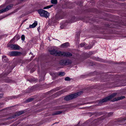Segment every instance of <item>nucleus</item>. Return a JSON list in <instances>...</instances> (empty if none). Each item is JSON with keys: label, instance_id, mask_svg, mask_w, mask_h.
Wrapping results in <instances>:
<instances>
[{"label": "nucleus", "instance_id": "c756f323", "mask_svg": "<svg viewBox=\"0 0 126 126\" xmlns=\"http://www.w3.org/2000/svg\"><path fill=\"white\" fill-rule=\"evenodd\" d=\"M126 85V84H125V85H123L124 86V85Z\"/></svg>", "mask_w": 126, "mask_h": 126}, {"label": "nucleus", "instance_id": "ddd939ff", "mask_svg": "<svg viewBox=\"0 0 126 126\" xmlns=\"http://www.w3.org/2000/svg\"><path fill=\"white\" fill-rule=\"evenodd\" d=\"M125 98V97L124 96H122L120 97H117V98H115L114 99V101H117L121 99H122Z\"/></svg>", "mask_w": 126, "mask_h": 126}, {"label": "nucleus", "instance_id": "c85d7f7f", "mask_svg": "<svg viewBox=\"0 0 126 126\" xmlns=\"http://www.w3.org/2000/svg\"><path fill=\"white\" fill-rule=\"evenodd\" d=\"M109 114H110V115H111L112 114V113H109Z\"/></svg>", "mask_w": 126, "mask_h": 126}, {"label": "nucleus", "instance_id": "5701e85b", "mask_svg": "<svg viewBox=\"0 0 126 126\" xmlns=\"http://www.w3.org/2000/svg\"><path fill=\"white\" fill-rule=\"evenodd\" d=\"M85 45V43H82L81 44H80V46L81 47H83Z\"/></svg>", "mask_w": 126, "mask_h": 126}, {"label": "nucleus", "instance_id": "9b49d317", "mask_svg": "<svg viewBox=\"0 0 126 126\" xmlns=\"http://www.w3.org/2000/svg\"><path fill=\"white\" fill-rule=\"evenodd\" d=\"M62 112V111L61 110L57 111L53 113L52 114V115H55L60 114H61Z\"/></svg>", "mask_w": 126, "mask_h": 126}, {"label": "nucleus", "instance_id": "cd10ccee", "mask_svg": "<svg viewBox=\"0 0 126 126\" xmlns=\"http://www.w3.org/2000/svg\"><path fill=\"white\" fill-rule=\"evenodd\" d=\"M91 47H87V49H90V48Z\"/></svg>", "mask_w": 126, "mask_h": 126}, {"label": "nucleus", "instance_id": "6e6552de", "mask_svg": "<svg viewBox=\"0 0 126 126\" xmlns=\"http://www.w3.org/2000/svg\"><path fill=\"white\" fill-rule=\"evenodd\" d=\"M24 112L23 111H21L17 112L14 115L13 117L14 118L17 117L21 114H23Z\"/></svg>", "mask_w": 126, "mask_h": 126}, {"label": "nucleus", "instance_id": "39448f33", "mask_svg": "<svg viewBox=\"0 0 126 126\" xmlns=\"http://www.w3.org/2000/svg\"><path fill=\"white\" fill-rule=\"evenodd\" d=\"M22 53L19 52L17 51H12L9 53V55L11 56H16L21 55Z\"/></svg>", "mask_w": 126, "mask_h": 126}, {"label": "nucleus", "instance_id": "423d86ee", "mask_svg": "<svg viewBox=\"0 0 126 126\" xmlns=\"http://www.w3.org/2000/svg\"><path fill=\"white\" fill-rule=\"evenodd\" d=\"M60 63L62 65H67L71 63V61L68 60H63L60 61Z\"/></svg>", "mask_w": 126, "mask_h": 126}, {"label": "nucleus", "instance_id": "6ab92c4d", "mask_svg": "<svg viewBox=\"0 0 126 126\" xmlns=\"http://www.w3.org/2000/svg\"><path fill=\"white\" fill-rule=\"evenodd\" d=\"M53 6V5H49L48 6H46L43 9H48L50 8L51 7H52Z\"/></svg>", "mask_w": 126, "mask_h": 126}, {"label": "nucleus", "instance_id": "a878e982", "mask_svg": "<svg viewBox=\"0 0 126 126\" xmlns=\"http://www.w3.org/2000/svg\"><path fill=\"white\" fill-rule=\"evenodd\" d=\"M40 29V27H38V28H37V30H38L39 31V30Z\"/></svg>", "mask_w": 126, "mask_h": 126}, {"label": "nucleus", "instance_id": "4be33fe9", "mask_svg": "<svg viewBox=\"0 0 126 126\" xmlns=\"http://www.w3.org/2000/svg\"><path fill=\"white\" fill-rule=\"evenodd\" d=\"M21 40L23 41H24L25 39V36L24 35H22L21 37Z\"/></svg>", "mask_w": 126, "mask_h": 126}, {"label": "nucleus", "instance_id": "dca6fc26", "mask_svg": "<svg viewBox=\"0 0 126 126\" xmlns=\"http://www.w3.org/2000/svg\"><path fill=\"white\" fill-rule=\"evenodd\" d=\"M65 74V73L64 72H60L58 74V75L61 76H64Z\"/></svg>", "mask_w": 126, "mask_h": 126}, {"label": "nucleus", "instance_id": "a211bd4d", "mask_svg": "<svg viewBox=\"0 0 126 126\" xmlns=\"http://www.w3.org/2000/svg\"><path fill=\"white\" fill-rule=\"evenodd\" d=\"M51 2L53 4H56L57 1V0H51Z\"/></svg>", "mask_w": 126, "mask_h": 126}, {"label": "nucleus", "instance_id": "2eb2a0df", "mask_svg": "<svg viewBox=\"0 0 126 126\" xmlns=\"http://www.w3.org/2000/svg\"><path fill=\"white\" fill-rule=\"evenodd\" d=\"M2 61L4 62H6L8 61V59L5 56H2Z\"/></svg>", "mask_w": 126, "mask_h": 126}, {"label": "nucleus", "instance_id": "412c9836", "mask_svg": "<svg viewBox=\"0 0 126 126\" xmlns=\"http://www.w3.org/2000/svg\"><path fill=\"white\" fill-rule=\"evenodd\" d=\"M65 80L66 81H69L70 80V78L68 77H67L65 78Z\"/></svg>", "mask_w": 126, "mask_h": 126}, {"label": "nucleus", "instance_id": "393cba45", "mask_svg": "<svg viewBox=\"0 0 126 126\" xmlns=\"http://www.w3.org/2000/svg\"><path fill=\"white\" fill-rule=\"evenodd\" d=\"M2 97V94H0V98Z\"/></svg>", "mask_w": 126, "mask_h": 126}, {"label": "nucleus", "instance_id": "b1692460", "mask_svg": "<svg viewBox=\"0 0 126 126\" xmlns=\"http://www.w3.org/2000/svg\"><path fill=\"white\" fill-rule=\"evenodd\" d=\"M60 27L62 29H63V28H64L63 27V25H61V26Z\"/></svg>", "mask_w": 126, "mask_h": 126}, {"label": "nucleus", "instance_id": "7ed1b4c3", "mask_svg": "<svg viewBox=\"0 0 126 126\" xmlns=\"http://www.w3.org/2000/svg\"><path fill=\"white\" fill-rule=\"evenodd\" d=\"M116 94V93H113L109 96L101 100H98L97 102L99 104V105H100L103 103L107 102L110 100L115 97Z\"/></svg>", "mask_w": 126, "mask_h": 126}, {"label": "nucleus", "instance_id": "bb28decb", "mask_svg": "<svg viewBox=\"0 0 126 126\" xmlns=\"http://www.w3.org/2000/svg\"><path fill=\"white\" fill-rule=\"evenodd\" d=\"M20 38V37H19L18 38V37H16V39L17 40L18 39Z\"/></svg>", "mask_w": 126, "mask_h": 126}, {"label": "nucleus", "instance_id": "1a4fd4ad", "mask_svg": "<svg viewBox=\"0 0 126 126\" xmlns=\"http://www.w3.org/2000/svg\"><path fill=\"white\" fill-rule=\"evenodd\" d=\"M10 47L11 48L15 50L19 49L20 47L17 45H11Z\"/></svg>", "mask_w": 126, "mask_h": 126}, {"label": "nucleus", "instance_id": "f3484780", "mask_svg": "<svg viewBox=\"0 0 126 126\" xmlns=\"http://www.w3.org/2000/svg\"><path fill=\"white\" fill-rule=\"evenodd\" d=\"M64 108V106H59L56 107V110H61L63 109Z\"/></svg>", "mask_w": 126, "mask_h": 126}, {"label": "nucleus", "instance_id": "0eeeda50", "mask_svg": "<svg viewBox=\"0 0 126 126\" xmlns=\"http://www.w3.org/2000/svg\"><path fill=\"white\" fill-rule=\"evenodd\" d=\"M13 6V5L12 4L8 5L5 8L2 9L0 10V13H3L10 9L12 8Z\"/></svg>", "mask_w": 126, "mask_h": 126}, {"label": "nucleus", "instance_id": "9d476101", "mask_svg": "<svg viewBox=\"0 0 126 126\" xmlns=\"http://www.w3.org/2000/svg\"><path fill=\"white\" fill-rule=\"evenodd\" d=\"M67 90L66 89H63L62 90L57 92L55 94H57V96L60 95L63 93L66 92Z\"/></svg>", "mask_w": 126, "mask_h": 126}, {"label": "nucleus", "instance_id": "f257e3e1", "mask_svg": "<svg viewBox=\"0 0 126 126\" xmlns=\"http://www.w3.org/2000/svg\"><path fill=\"white\" fill-rule=\"evenodd\" d=\"M49 51L51 54L55 56L66 57H70L72 56V54L69 52L58 51L54 49L49 50Z\"/></svg>", "mask_w": 126, "mask_h": 126}, {"label": "nucleus", "instance_id": "f03ea898", "mask_svg": "<svg viewBox=\"0 0 126 126\" xmlns=\"http://www.w3.org/2000/svg\"><path fill=\"white\" fill-rule=\"evenodd\" d=\"M83 92L82 91L79 92L74 94L67 96L64 97V99L67 101L70 100L79 96Z\"/></svg>", "mask_w": 126, "mask_h": 126}, {"label": "nucleus", "instance_id": "aec40b11", "mask_svg": "<svg viewBox=\"0 0 126 126\" xmlns=\"http://www.w3.org/2000/svg\"><path fill=\"white\" fill-rule=\"evenodd\" d=\"M33 99V98H29L27 100L28 102H29L32 101Z\"/></svg>", "mask_w": 126, "mask_h": 126}, {"label": "nucleus", "instance_id": "f8f14e48", "mask_svg": "<svg viewBox=\"0 0 126 126\" xmlns=\"http://www.w3.org/2000/svg\"><path fill=\"white\" fill-rule=\"evenodd\" d=\"M37 25V22H35L32 24L30 25L29 27L30 28H33L35 27Z\"/></svg>", "mask_w": 126, "mask_h": 126}, {"label": "nucleus", "instance_id": "20e7f679", "mask_svg": "<svg viewBox=\"0 0 126 126\" xmlns=\"http://www.w3.org/2000/svg\"><path fill=\"white\" fill-rule=\"evenodd\" d=\"M38 12L41 16L46 18L49 15V14L47 11L42 9H40L38 10Z\"/></svg>", "mask_w": 126, "mask_h": 126}, {"label": "nucleus", "instance_id": "4468645a", "mask_svg": "<svg viewBox=\"0 0 126 126\" xmlns=\"http://www.w3.org/2000/svg\"><path fill=\"white\" fill-rule=\"evenodd\" d=\"M69 45V43H66L63 44L61 45V47L63 48L67 47Z\"/></svg>", "mask_w": 126, "mask_h": 126}]
</instances>
